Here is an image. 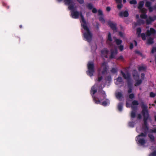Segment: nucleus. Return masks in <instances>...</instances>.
Returning a JSON list of instances; mask_svg holds the SVG:
<instances>
[{"instance_id":"nucleus-1","label":"nucleus","mask_w":156,"mask_h":156,"mask_svg":"<svg viewBox=\"0 0 156 156\" xmlns=\"http://www.w3.org/2000/svg\"><path fill=\"white\" fill-rule=\"evenodd\" d=\"M65 4L69 6V9L70 10H73L71 12V16L73 18H77L79 17L81 18V24L83 28L84 32L83 35L84 37L88 42L91 40L92 35L87 26L86 23L81 13H79L77 11H73L74 9V3L71 0H65Z\"/></svg>"},{"instance_id":"nucleus-2","label":"nucleus","mask_w":156,"mask_h":156,"mask_svg":"<svg viewBox=\"0 0 156 156\" xmlns=\"http://www.w3.org/2000/svg\"><path fill=\"white\" fill-rule=\"evenodd\" d=\"M105 92L102 91L99 94V98H98L99 101H95V103L98 104L100 103L102 105L104 106H106L109 103V101L108 100H106L105 101L102 102V100L105 98Z\"/></svg>"},{"instance_id":"nucleus-3","label":"nucleus","mask_w":156,"mask_h":156,"mask_svg":"<svg viewBox=\"0 0 156 156\" xmlns=\"http://www.w3.org/2000/svg\"><path fill=\"white\" fill-rule=\"evenodd\" d=\"M88 70L87 72V74L90 76H91L92 75L93 73L94 72L93 63L92 62H89L88 64Z\"/></svg>"},{"instance_id":"nucleus-4","label":"nucleus","mask_w":156,"mask_h":156,"mask_svg":"<svg viewBox=\"0 0 156 156\" xmlns=\"http://www.w3.org/2000/svg\"><path fill=\"white\" fill-rule=\"evenodd\" d=\"M146 135V133H141L140 135L136 137V140L141 145H144L145 143V141L144 139H141V137L145 136Z\"/></svg>"},{"instance_id":"nucleus-5","label":"nucleus","mask_w":156,"mask_h":156,"mask_svg":"<svg viewBox=\"0 0 156 156\" xmlns=\"http://www.w3.org/2000/svg\"><path fill=\"white\" fill-rule=\"evenodd\" d=\"M142 111L144 116V120L145 125H146V121L148 119V114L146 106H145L144 107Z\"/></svg>"},{"instance_id":"nucleus-6","label":"nucleus","mask_w":156,"mask_h":156,"mask_svg":"<svg viewBox=\"0 0 156 156\" xmlns=\"http://www.w3.org/2000/svg\"><path fill=\"white\" fill-rule=\"evenodd\" d=\"M144 4V2H141L139 4V6L138 7V9H139L140 12L142 13H145L146 10L144 8H142Z\"/></svg>"},{"instance_id":"nucleus-7","label":"nucleus","mask_w":156,"mask_h":156,"mask_svg":"<svg viewBox=\"0 0 156 156\" xmlns=\"http://www.w3.org/2000/svg\"><path fill=\"white\" fill-rule=\"evenodd\" d=\"M101 53L103 56L107 57L109 53V51L107 49L105 48L101 51Z\"/></svg>"},{"instance_id":"nucleus-8","label":"nucleus","mask_w":156,"mask_h":156,"mask_svg":"<svg viewBox=\"0 0 156 156\" xmlns=\"http://www.w3.org/2000/svg\"><path fill=\"white\" fill-rule=\"evenodd\" d=\"M108 24L114 31H115L116 30V24H115L112 22L110 21L108 22Z\"/></svg>"},{"instance_id":"nucleus-9","label":"nucleus","mask_w":156,"mask_h":156,"mask_svg":"<svg viewBox=\"0 0 156 156\" xmlns=\"http://www.w3.org/2000/svg\"><path fill=\"white\" fill-rule=\"evenodd\" d=\"M155 32V30L152 28H150V30H147V35H150L154 34Z\"/></svg>"},{"instance_id":"nucleus-10","label":"nucleus","mask_w":156,"mask_h":156,"mask_svg":"<svg viewBox=\"0 0 156 156\" xmlns=\"http://www.w3.org/2000/svg\"><path fill=\"white\" fill-rule=\"evenodd\" d=\"M117 53V51L116 49H115L114 50H112L111 51V58H114L115 55H116Z\"/></svg>"},{"instance_id":"nucleus-11","label":"nucleus","mask_w":156,"mask_h":156,"mask_svg":"<svg viewBox=\"0 0 156 156\" xmlns=\"http://www.w3.org/2000/svg\"><path fill=\"white\" fill-rule=\"evenodd\" d=\"M151 3L149 2H146L145 6L146 7H148L150 11L151 12L152 11V8L150 6Z\"/></svg>"},{"instance_id":"nucleus-12","label":"nucleus","mask_w":156,"mask_h":156,"mask_svg":"<svg viewBox=\"0 0 156 156\" xmlns=\"http://www.w3.org/2000/svg\"><path fill=\"white\" fill-rule=\"evenodd\" d=\"M120 15L121 16L127 17L128 16V13L126 11L122 12L120 13Z\"/></svg>"},{"instance_id":"nucleus-13","label":"nucleus","mask_w":156,"mask_h":156,"mask_svg":"<svg viewBox=\"0 0 156 156\" xmlns=\"http://www.w3.org/2000/svg\"><path fill=\"white\" fill-rule=\"evenodd\" d=\"M122 73L124 78L126 79H128L129 77V74L126 73L125 74L123 73L122 72Z\"/></svg>"},{"instance_id":"nucleus-14","label":"nucleus","mask_w":156,"mask_h":156,"mask_svg":"<svg viewBox=\"0 0 156 156\" xmlns=\"http://www.w3.org/2000/svg\"><path fill=\"white\" fill-rule=\"evenodd\" d=\"M133 76L136 80L137 79L139 78V76L137 75V72L135 70H134L133 72Z\"/></svg>"},{"instance_id":"nucleus-15","label":"nucleus","mask_w":156,"mask_h":156,"mask_svg":"<svg viewBox=\"0 0 156 156\" xmlns=\"http://www.w3.org/2000/svg\"><path fill=\"white\" fill-rule=\"evenodd\" d=\"M122 78L121 77H119L117 79L115 83L116 84H119L122 81Z\"/></svg>"},{"instance_id":"nucleus-16","label":"nucleus","mask_w":156,"mask_h":156,"mask_svg":"<svg viewBox=\"0 0 156 156\" xmlns=\"http://www.w3.org/2000/svg\"><path fill=\"white\" fill-rule=\"evenodd\" d=\"M153 42V39L151 38H149L147 40V43L149 44H151Z\"/></svg>"},{"instance_id":"nucleus-17","label":"nucleus","mask_w":156,"mask_h":156,"mask_svg":"<svg viewBox=\"0 0 156 156\" xmlns=\"http://www.w3.org/2000/svg\"><path fill=\"white\" fill-rule=\"evenodd\" d=\"M116 96L117 98L119 99L122 97V94L120 93H118L116 94Z\"/></svg>"},{"instance_id":"nucleus-18","label":"nucleus","mask_w":156,"mask_h":156,"mask_svg":"<svg viewBox=\"0 0 156 156\" xmlns=\"http://www.w3.org/2000/svg\"><path fill=\"white\" fill-rule=\"evenodd\" d=\"M106 64L105 63H103L101 66V69H103L105 70H106Z\"/></svg>"},{"instance_id":"nucleus-19","label":"nucleus","mask_w":156,"mask_h":156,"mask_svg":"<svg viewBox=\"0 0 156 156\" xmlns=\"http://www.w3.org/2000/svg\"><path fill=\"white\" fill-rule=\"evenodd\" d=\"M141 32V30L140 28H138L137 30V34H138V36H140V34Z\"/></svg>"},{"instance_id":"nucleus-20","label":"nucleus","mask_w":156,"mask_h":156,"mask_svg":"<svg viewBox=\"0 0 156 156\" xmlns=\"http://www.w3.org/2000/svg\"><path fill=\"white\" fill-rule=\"evenodd\" d=\"M141 83V81L140 80L139 81H136V83L135 84V85L136 86H137L140 84Z\"/></svg>"},{"instance_id":"nucleus-21","label":"nucleus","mask_w":156,"mask_h":156,"mask_svg":"<svg viewBox=\"0 0 156 156\" xmlns=\"http://www.w3.org/2000/svg\"><path fill=\"white\" fill-rule=\"evenodd\" d=\"M140 35L142 37V39L143 40H145V39H146L145 35L144 34L142 33V34H141Z\"/></svg>"},{"instance_id":"nucleus-22","label":"nucleus","mask_w":156,"mask_h":156,"mask_svg":"<svg viewBox=\"0 0 156 156\" xmlns=\"http://www.w3.org/2000/svg\"><path fill=\"white\" fill-rule=\"evenodd\" d=\"M115 41L117 44L118 45L122 43V41L118 39H116L115 40Z\"/></svg>"},{"instance_id":"nucleus-23","label":"nucleus","mask_w":156,"mask_h":156,"mask_svg":"<svg viewBox=\"0 0 156 156\" xmlns=\"http://www.w3.org/2000/svg\"><path fill=\"white\" fill-rule=\"evenodd\" d=\"M96 92V90L95 89H94V87H93L91 90V93H93V94H95V93Z\"/></svg>"},{"instance_id":"nucleus-24","label":"nucleus","mask_w":156,"mask_h":156,"mask_svg":"<svg viewBox=\"0 0 156 156\" xmlns=\"http://www.w3.org/2000/svg\"><path fill=\"white\" fill-rule=\"evenodd\" d=\"M149 20H151V22L152 21L154 20H153L151 17H149L148 19L147 20V23L148 24H149L150 23V22H149Z\"/></svg>"},{"instance_id":"nucleus-25","label":"nucleus","mask_w":156,"mask_h":156,"mask_svg":"<svg viewBox=\"0 0 156 156\" xmlns=\"http://www.w3.org/2000/svg\"><path fill=\"white\" fill-rule=\"evenodd\" d=\"M132 105H138V103L137 101H134L133 102Z\"/></svg>"},{"instance_id":"nucleus-26","label":"nucleus","mask_w":156,"mask_h":156,"mask_svg":"<svg viewBox=\"0 0 156 156\" xmlns=\"http://www.w3.org/2000/svg\"><path fill=\"white\" fill-rule=\"evenodd\" d=\"M146 15L144 14H143L140 15V17L142 19H145L146 18Z\"/></svg>"},{"instance_id":"nucleus-27","label":"nucleus","mask_w":156,"mask_h":156,"mask_svg":"<svg viewBox=\"0 0 156 156\" xmlns=\"http://www.w3.org/2000/svg\"><path fill=\"white\" fill-rule=\"evenodd\" d=\"M130 3L131 4H135L136 3V2L135 0H133L130 1Z\"/></svg>"},{"instance_id":"nucleus-28","label":"nucleus","mask_w":156,"mask_h":156,"mask_svg":"<svg viewBox=\"0 0 156 156\" xmlns=\"http://www.w3.org/2000/svg\"><path fill=\"white\" fill-rule=\"evenodd\" d=\"M99 20L101 21L102 23H104V20L102 17H100L99 18Z\"/></svg>"},{"instance_id":"nucleus-29","label":"nucleus","mask_w":156,"mask_h":156,"mask_svg":"<svg viewBox=\"0 0 156 156\" xmlns=\"http://www.w3.org/2000/svg\"><path fill=\"white\" fill-rule=\"evenodd\" d=\"M122 6V5L121 4H119L117 5V8L119 9H120Z\"/></svg>"},{"instance_id":"nucleus-30","label":"nucleus","mask_w":156,"mask_h":156,"mask_svg":"<svg viewBox=\"0 0 156 156\" xmlns=\"http://www.w3.org/2000/svg\"><path fill=\"white\" fill-rule=\"evenodd\" d=\"M155 52H156V48H153L151 50V53H153Z\"/></svg>"},{"instance_id":"nucleus-31","label":"nucleus","mask_w":156,"mask_h":156,"mask_svg":"<svg viewBox=\"0 0 156 156\" xmlns=\"http://www.w3.org/2000/svg\"><path fill=\"white\" fill-rule=\"evenodd\" d=\"M150 96L151 97H154L155 96V94L153 92L150 93Z\"/></svg>"},{"instance_id":"nucleus-32","label":"nucleus","mask_w":156,"mask_h":156,"mask_svg":"<svg viewBox=\"0 0 156 156\" xmlns=\"http://www.w3.org/2000/svg\"><path fill=\"white\" fill-rule=\"evenodd\" d=\"M108 40L109 41H112V39L111 37V34L110 33L108 34Z\"/></svg>"},{"instance_id":"nucleus-33","label":"nucleus","mask_w":156,"mask_h":156,"mask_svg":"<svg viewBox=\"0 0 156 156\" xmlns=\"http://www.w3.org/2000/svg\"><path fill=\"white\" fill-rule=\"evenodd\" d=\"M151 155V156H156V151H154L153 153H152Z\"/></svg>"},{"instance_id":"nucleus-34","label":"nucleus","mask_w":156,"mask_h":156,"mask_svg":"<svg viewBox=\"0 0 156 156\" xmlns=\"http://www.w3.org/2000/svg\"><path fill=\"white\" fill-rule=\"evenodd\" d=\"M135 113L132 112L131 113V117L132 118L134 117L135 116Z\"/></svg>"},{"instance_id":"nucleus-35","label":"nucleus","mask_w":156,"mask_h":156,"mask_svg":"<svg viewBox=\"0 0 156 156\" xmlns=\"http://www.w3.org/2000/svg\"><path fill=\"white\" fill-rule=\"evenodd\" d=\"M92 5L91 4H89L88 5H87V7H88V8L89 9H91L92 8Z\"/></svg>"},{"instance_id":"nucleus-36","label":"nucleus","mask_w":156,"mask_h":156,"mask_svg":"<svg viewBox=\"0 0 156 156\" xmlns=\"http://www.w3.org/2000/svg\"><path fill=\"white\" fill-rule=\"evenodd\" d=\"M98 13L99 15H101L102 14V12L101 11L99 10L98 11Z\"/></svg>"},{"instance_id":"nucleus-37","label":"nucleus","mask_w":156,"mask_h":156,"mask_svg":"<svg viewBox=\"0 0 156 156\" xmlns=\"http://www.w3.org/2000/svg\"><path fill=\"white\" fill-rule=\"evenodd\" d=\"M134 95L133 94H131L129 95V97L130 98L132 99L134 97Z\"/></svg>"},{"instance_id":"nucleus-38","label":"nucleus","mask_w":156,"mask_h":156,"mask_svg":"<svg viewBox=\"0 0 156 156\" xmlns=\"http://www.w3.org/2000/svg\"><path fill=\"white\" fill-rule=\"evenodd\" d=\"M78 2L80 4H82L83 2V0H77Z\"/></svg>"},{"instance_id":"nucleus-39","label":"nucleus","mask_w":156,"mask_h":156,"mask_svg":"<svg viewBox=\"0 0 156 156\" xmlns=\"http://www.w3.org/2000/svg\"><path fill=\"white\" fill-rule=\"evenodd\" d=\"M92 12L94 13H95L97 12V10L96 9L93 8L92 10Z\"/></svg>"},{"instance_id":"nucleus-40","label":"nucleus","mask_w":156,"mask_h":156,"mask_svg":"<svg viewBox=\"0 0 156 156\" xmlns=\"http://www.w3.org/2000/svg\"><path fill=\"white\" fill-rule=\"evenodd\" d=\"M122 106L121 105H119L118 107V109L120 110L121 111L122 109Z\"/></svg>"},{"instance_id":"nucleus-41","label":"nucleus","mask_w":156,"mask_h":156,"mask_svg":"<svg viewBox=\"0 0 156 156\" xmlns=\"http://www.w3.org/2000/svg\"><path fill=\"white\" fill-rule=\"evenodd\" d=\"M119 49L120 51H122L123 49V46H120L119 47Z\"/></svg>"},{"instance_id":"nucleus-42","label":"nucleus","mask_w":156,"mask_h":156,"mask_svg":"<svg viewBox=\"0 0 156 156\" xmlns=\"http://www.w3.org/2000/svg\"><path fill=\"white\" fill-rule=\"evenodd\" d=\"M144 68L143 67H140L139 68V69L140 70H144Z\"/></svg>"},{"instance_id":"nucleus-43","label":"nucleus","mask_w":156,"mask_h":156,"mask_svg":"<svg viewBox=\"0 0 156 156\" xmlns=\"http://www.w3.org/2000/svg\"><path fill=\"white\" fill-rule=\"evenodd\" d=\"M149 137L151 140L154 139V137L153 136L150 135Z\"/></svg>"},{"instance_id":"nucleus-44","label":"nucleus","mask_w":156,"mask_h":156,"mask_svg":"<svg viewBox=\"0 0 156 156\" xmlns=\"http://www.w3.org/2000/svg\"><path fill=\"white\" fill-rule=\"evenodd\" d=\"M111 9L110 8V7H107L106 8V10L107 11H110Z\"/></svg>"},{"instance_id":"nucleus-45","label":"nucleus","mask_w":156,"mask_h":156,"mask_svg":"<svg viewBox=\"0 0 156 156\" xmlns=\"http://www.w3.org/2000/svg\"><path fill=\"white\" fill-rule=\"evenodd\" d=\"M112 72H115L116 71V70L115 69H113L112 70Z\"/></svg>"},{"instance_id":"nucleus-46","label":"nucleus","mask_w":156,"mask_h":156,"mask_svg":"<svg viewBox=\"0 0 156 156\" xmlns=\"http://www.w3.org/2000/svg\"><path fill=\"white\" fill-rule=\"evenodd\" d=\"M133 44H131L130 45V48L132 49V48H133Z\"/></svg>"},{"instance_id":"nucleus-47","label":"nucleus","mask_w":156,"mask_h":156,"mask_svg":"<svg viewBox=\"0 0 156 156\" xmlns=\"http://www.w3.org/2000/svg\"><path fill=\"white\" fill-rule=\"evenodd\" d=\"M117 3H120L121 2V0H115Z\"/></svg>"},{"instance_id":"nucleus-48","label":"nucleus","mask_w":156,"mask_h":156,"mask_svg":"<svg viewBox=\"0 0 156 156\" xmlns=\"http://www.w3.org/2000/svg\"><path fill=\"white\" fill-rule=\"evenodd\" d=\"M119 35L121 36H123V34L122 33H121V32H119Z\"/></svg>"},{"instance_id":"nucleus-49","label":"nucleus","mask_w":156,"mask_h":156,"mask_svg":"<svg viewBox=\"0 0 156 156\" xmlns=\"http://www.w3.org/2000/svg\"><path fill=\"white\" fill-rule=\"evenodd\" d=\"M131 91H132V90H131V89H129V90L128 91V92H129V93L131 92Z\"/></svg>"},{"instance_id":"nucleus-50","label":"nucleus","mask_w":156,"mask_h":156,"mask_svg":"<svg viewBox=\"0 0 156 156\" xmlns=\"http://www.w3.org/2000/svg\"><path fill=\"white\" fill-rule=\"evenodd\" d=\"M101 79V78L99 77L98 78V81H100Z\"/></svg>"},{"instance_id":"nucleus-51","label":"nucleus","mask_w":156,"mask_h":156,"mask_svg":"<svg viewBox=\"0 0 156 156\" xmlns=\"http://www.w3.org/2000/svg\"><path fill=\"white\" fill-rule=\"evenodd\" d=\"M152 132H156V129H155L154 130H152Z\"/></svg>"},{"instance_id":"nucleus-52","label":"nucleus","mask_w":156,"mask_h":156,"mask_svg":"<svg viewBox=\"0 0 156 156\" xmlns=\"http://www.w3.org/2000/svg\"><path fill=\"white\" fill-rule=\"evenodd\" d=\"M126 106H127V107H129V105H128V102H127V103H126Z\"/></svg>"},{"instance_id":"nucleus-53","label":"nucleus","mask_w":156,"mask_h":156,"mask_svg":"<svg viewBox=\"0 0 156 156\" xmlns=\"http://www.w3.org/2000/svg\"><path fill=\"white\" fill-rule=\"evenodd\" d=\"M135 44L136 46L137 45V43L136 41H134Z\"/></svg>"},{"instance_id":"nucleus-54","label":"nucleus","mask_w":156,"mask_h":156,"mask_svg":"<svg viewBox=\"0 0 156 156\" xmlns=\"http://www.w3.org/2000/svg\"><path fill=\"white\" fill-rule=\"evenodd\" d=\"M144 75L143 74H142L141 75V77H142V78H143L144 77Z\"/></svg>"},{"instance_id":"nucleus-55","label":"nucleus","mask_w":156,"mask_h":156,"mask_svg":"<svg viewBox=\"0 0 156 156\" xmlns=\"http://www.w3.org/2000/svg\"><path fill=\"white\" fill-rule=\"evenodd\" d=\"M136 18H139V16L138 15H137L136 16Z\"/></svg>"},{"instance_id":"nucleus-56","label":"nucleus","mask_w":156,"mask_h":156,"mask_svg":"<svg viewBox=\"0 0 156 156\" xmlns=\"http://www.w3.org/2000/svg\"><path fill=\"white\" fill-rule=\"evenodd\" d=\"M123 0V2L124 3L126 2V0Z\"/></svg>"},{"instance_id":"nucleus-57","label":"nucleus","mask_w":156,"mask_h":156,"mask_svg":"<svg viewBox=\"0 0 156 156\" xmlns=\"http://www.w3.org/2000/svg\"><path fill=\"white\" fill-rule=\"evenodd\" d=\"M138 118H139V119H140V118H141V117H140V115H138Z\"/></svg>"},{"instance_id":"nucleus-58","label":"nucleus","mask_w":156,"mask_h":156,"mask_svg":"<svg viewBox=\"0 0 156 156\" xmlns=\"http://www.w3.org/2000/svg\"><path fill=\"white\" fill-rule=\"evenodd\" d=\"M155 120L156 121V116H155Z\"/></svg>"},{"instance_id":"nucleus-59","label":"nucleus","mask_w":156,"mask_h":156,"mask_svg":"<svg viewBox=\"0 0 156 156\" xmlns=\"http://www.w3.org/2000/svg\"><path fill=\"white\" fill-rule=\"evenodd\" d=\"M58 1H61V0H58Z\"/></svg>"},{"instance_id":"nucleus-60","label":"nucleus","mask_w":156,"mask_h":156,"mask_svg":"<svg viewBox=\"0 0 156 156\" xmlns=\"http://www.w3.org/2000/svg\"><path fill=\"white\" fill-rule=\"evenodd\" d=\"M132 108H133V106H132Z\"/></svg>"}]
</instances>
